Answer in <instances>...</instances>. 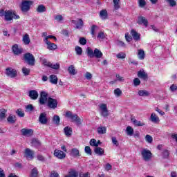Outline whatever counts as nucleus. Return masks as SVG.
<instances>
[{
    "label": "nucleus",
    "mask_w": 177,
    "mask_h": 177,
    "mask_svg": "<svg viewBox=\"0 0 177 177\" xmlns=\"http://www.w3.org/2000/svg\"><path fill=\"white\" fill-rule=\"evenodd\" d=\"M0 16H4V19L6 21H12L13 19L15 20H19L20 19V16L17 15L15 12H12V10H0Z\"/></svg>",
    "instance_id": "nucleus-1"
},
{
    "label": "nucleus",
    "mask_w": 177,
    "mask_h": 177,
    "mask_svg": "<svg viewBox=\"0 0 177 177\" xmlns=\"http://www.w3.org/2000/svg\"><path fill=\"white\" fill-rule=\"evenodd\" d=\"M87 56L91 59L96 57V59H102L103 57V53L99 49L95 48L93 51L91 48L88 47L86 50Z\"/></svg>",
    "instance_id": "nucleus-2"
},
{
    "label": "nucleus",
    "mask_w": 177,
    "mask_h": 177,
    "mask_svg": "<svg viewBox=\"0 0 177 177\" xmlns=\"http://www.w3.org/2000/svg\"><path fill=\"white\" fill-rule=\"evenodd\" d=\"M65 115H66V117H67V118H69V120L72 122H75L77 124V125H81V124H82L81 118L80 117H78V115L73 114V112L69 111H66Z\"/></svg>",
    "instance_id": "nucleus-3"
},
{
    "label": "nucleus",
    "mask_w": 177,
    "mask_h": 177,
    "mask_svg": "<svg viewBox=\"0 0 177 177\" xmlns=\"http://www.w3.org/2000/svg\"><path fill=\"white\" fill-rule=\"evenodd\" d=\"M141 156L144 161L147 162L150 161L151 158H153V153H151V151L148 149L144 148L141 150Z\"/></svg>",
    "instance_id": "nucleus-4"
},
{
    "label": "nucleus",
    "mask_w": 177,
    "mask_h": 177,
    "mask_svg": "<svg viewBox=\"0 0 177 177\" xmlns=\"http://www.w3.org/2000/svg\"><path fill=\"white\" fill-rule=\"evenodd\" d=\"M34 3V1L30 0H24L22 1L21 10L22 12H28L31 8V5Z\"/></svg>",
    "instance_id": "nucleus-5"
},
{
    "label": "nucleus",
    "mask_w": 177,
    "mask_h": 177,
    "mask_svg": "<svg viewBox=\"0 0 177 177\" xmlns=\"http://www.w3.org/2000/svg\"><path fill=\"white\" fill-rule=\"evenodd\" d=\"M24 59L29 66H34V64H35V58L34 55L30 53H26L24 55Z\"/></svg>",
    "instance_id": "nucleus-6"
},
{
    "label": "nucleus",
    "mask_w": 177,
    "mask_h": 177,
    "mask_svg": "<svg viewBox=\"0 0 177 177\" xmlns=\"http://www.w3.org/2000/svg\"><path fill=\"white\" fill-rule=\"evenodd\" d=\"M100 109L101 111L100 114L102 117H108L109 116V110H107V104H100L99 105Z\"/></svg>",
    "instance_id": "nucleus-7"
},
{
    "label": "nucleus",
    "mask_w": 177,
    "mask_h": 177,
    "mask_svg": "<svg viewBox=\"0 0 177 177\" xmlns=\"http://www.w3.org/2000/svg\"><path fill=\"white\" fill-rule=\"evenodd\" d=\"M47 106L49 109L55 110L57 107V100L48 97Z\"/></svg>",
    "instance_id": "nucleus-8"
},
{
    "label": "nucleus",
    "mask_w": 177,
    "mask_h": 177,
    "mask_svg": "<svg viewBox=\"0 0 177 177\" xmlns=\"http://www.w3.org/2000/svg\"><path fill=\"white\" fill-rule=\"evenodd\" d=\"M12 50L14 55H21L23 53V48H21L19 44H15L12 47Z\"/></svg>",
    "instance_id": "nucleus-9"
},
{
    "label": "nucleus",
    "mask_w": 177,
    "mask_h": 177,
    "mask_svg": "<svg viewBox=\"0 0 177 177\" xmlns=\"http://www.w3.org/2000/svg\"><path fill=\"white\" fill-rule=\"evenodd\" d=\"M6 74L8 77H10V78H15L17 75V71L12 68H7Z\"/></svg>",
    "instance_id": "nucleus-10"
},
{
    "label": "nucleus",
    "mask_w": 177,
    "mask_h": 177,
    "mask_svg": "<svg viewBox=\"0 0 177 177\" xmlns=\"http://www.w3.org/2000/svg\"><path fill=\"white\" fill-rule=\"evenodd\" d=\"M48 94L44 91H42L40 94L39 103H40L41 105H44L45 103H46V102H48Z\"/></svg>",
    "instance_id": "nucleus-11"
},
{
    "label": "nucleus",
    "mask_w": 177,
    "mask_h": 177,
    "mask_svg": "<svg viewBox=\"0 0 177 177\" xmlns=\"http://www.w3.org/2000/svg\"><path fill=\"white\" fill-rule=\"evenodd\" d=\"M39 122L42 124V125H46L48 124V117L46 116V113H41L39 117Z\"/></svg>",
    "instance_id": "nucleus-12"
},
{
    "label": "nucleus",
    "mask_w": 177,
    "mask_h": 177,
    "mask_svg": "<svg viewBox=\"0 0 177 177\" xmlns=\"http://www.w3.org/2000/svg\"><path fill=\"white\" fill-rule=\"evenodd\" d=\"M21 133L24 136H27L28 138L30 136H32L34 131L31 129H22L21 130Z\"/></svg>",
    "instance_id": "nucleus-13"
},
{
    "label": "nucleus",
    "mask_w": 177,
    "mask_h": 177,
    "mask_svg": "<svg viewBox=\"0 0 177 177\" xmlns=\"http://www.w3.org/2000/svg\"><path fill=\"white\" fill-rule=\"evenodd\" d=\"M44 42L47 46V49H48L49 50H56V49H57V45L50 42L49 40L46 39V41Z\"/></svg>",
    "instance_id": "nucleus-14"
},
{
    "label": "nucleus",
    "mask_w": 177,
    "mask_h": 177,
    "mask_svg": "<svg viewBox=\"0 0 177 177\" xmlns=\"http://www.w3.org/2000/svg\"><path fill=\"white\" fill-rule=\"evenodd\" d=\"M71 23H73V24H75V28H82V27L84 26V21H82V19H79L77 20H72Z\"/></svg>",
    "instance_id": "nucleus-15"
},
{
    "label": "nucleus",
    "mask_w": 177,
    "mask_h": 177,
    "mask_svg": "<svg viewBox=\"0 0 177 177\" xmlns=\"http://www.w3.org/2000/svg\"><path fill=\"white\" fill-rule=\"evenodd\" d=\"M54 156L57 157V158H59L60 160H63V158H66V153L62 151L55 149L54 151Z\"/></svg>",
    "instance_id": "nucleus-16"
},
{
    "label": "nucleus",
    "mask_w": 177,
    "mask_h": 177,
    "mask_svg": "<svg viewBox=\"0 0 177 177\" xmlns=\"http://www.w3.org/2000/svg\"><path fill=\"white\" fill-rule=\"evenodd\" d=\"M25 157H26V158H30V160H32V158H34V151L30 150V148H26L25 149Z\"/></svg>",
    "instance_id": "nucleus-17"
},
{
    "label": "nucleus",
    "mask_w": 177,
    "mask_h": 177,
    "mask_svg": "<svg viewBox=\"0 0 177 177\" xmlns=\"http://www.w3.org/2000/svg\"><path fill=\"white\" fill-rule=\"evenodd\" d=\"M137 56L140 60H145V57H146L145 50L142 48L137 50Z\"/></svg>",
    "instance_id": "nucleus-18"
},
{
    "label": "nucleus",
    "mask_w": 177,
    "mask_h": 177,
    "mask_svg": "<svg viewBox=\"0 0 177 177\" xmlns=\"http://www.w3.org/2000/svg\"><path fill=\"white\" fill-rule=\"evenodd\" d=\"M131 122L135 125V127H145V122L139 121L136 120L135 118H131Z\"/></svg>",
    "instance_id": "nucleus-19"
},
{
    "label": "nucleus",
    "mask_w": 177,
    "mask_h": 177,
    "mask_svg": "<svg viewBox=\"0 0 177 177\" xmlns=\"http://www.w3.org/2000/svg\"><path fill=\"white\" fill-rule=\"evenodd\" d=\"M106 38H107V34H106L104 31H100L97 33V39H98V41H103L104 39H106Z\"/></svg>",
    "instance_id": "nucleus-20"
},
{
    "label": "nucleus",
    "mask_w": 177,
    "mask_h": 177,
    "mask_svg": "<svg viewBox=\"0 0 177 177\" xmlns=\"http://www.w3.org/2000/svg\"><path fill=\"white\" fill-rule=\"evenodd\" d=\"M29 97L33 100H37L38 99V91L35 90H31L29 91Z\"/></svg>",
    "instance_id": "nucleus-21"
},
{
    "label": "nucleus",
    "mask_w": 177,
    "mask_h": 177,
    "mask_svg": "<svg viewBox=\"0 0 177 177\" xmlns=\"http://www.w3.org/2000/svg\"><path fill=\"white\" fill-rule=\"evenodd\" d=\"M150 121L153 122V124H157L158 122H160V118H158L155 113H152L150 116Z\"/></svg>",
    "instance_id": "nucleus-22"
},
{
    "label": "nucleus",
    "mask_w": 177,
    "mask_h": 177,
    "mask_svg": "<svg viewBox=\"0 0 177 177\" xmlns=\"http://www.w3.org/2000/svg\"><path fill=\"white\" fill-rule=\"evenodd\" d=\"M131 35L135 41H139L140 39V34L138 33L134 29L131 30Z\"/></svg>",
    "instance_id": "nucleus-23"
},
{
    "label": "nucleus",
    "mask_w": 177,
    "mask_h": 177,
    "mask_svg": "<svg viewBox=\"0 0 177 177\" xmlns=\"http://www.w3.org/2000/svg\"><path fill=\"white\" fill-rule=\"evenodd\" d=\"M138 77L142 80H147V73L142 69L138 72Z\"/></svg>",
    "instance_id": "nucleus-24"
},
{
    "label": "nucleus",
    "mask_w": 177,
    "mask_h": 177,
    "mask_svg": "<svg viewBox=\"0 0 177 177\" xmlns=\"http://www.w3.org/2000/svg\"><path fill=\"white\" fill-rule=\"evenodd\" d=\"M64 132L66 136L70 137L73 135V129L67 126L64 129Z\"/></svg>",
    "instance_id": "nucleus-25"
},
{
    "label": "nucleus",
    "mask_w": 177,
    "mask_h": 177,
    "mask_svg": "<svg viewBox=\"0 0 177 177\" xmlns=\"http://www.w3.org/2000/svg\"><path fill=\"white\" fill-rule=\"evenodd\" d=\"M22 41L24 45H30V42H31L30 35H28V34H25L22 37Z\"/></svg>",
    "instance_id": "nucleus-26"
},
{
    "label": "nucleus",
    "mask_w": 177,
    "mask_h": 177,
    "mask_svg": "<svg viewBox=\"0 0 177 177\" xmlns=\"http://www.w3.org/2000/svg\"><path fill=\"white\" fill-rule=\"evenodd\" d=\"M138 24H144L145 27H147V24H149V22L147 21V19H146V18H145L144 17H139Z\"/></svg>",
    "instance_id": "nucleus-27"
},
{
    "label": "nucleus",
    "mask_w": 177,
    "mask_h": 177,
    "mask_svg": "<svg viewBox=\"0 0 177 177\" xmlns=\"http://www.w3.org/2000/svg\"><path fill=\"white\" fill-rule=\"evenodd\" d=\"M36 11L37 13H45L46 12V7L44 4H40L37 6Z\"/></svg>",
    "instance_id": "nucleus-28"
},
{
    "label": "nucleus",
    "mask_w": 177,
    "mask_h": 177,
    "mask_svg": "<svg viewBox=\"0 0 177 177\" xmlns=\"http://www.w3.org/2000/svg\"><path fill=\"white\" fill-rule=\"evenodd\" d=\"M17 120V119L15 115H10L7 118V121L9 122V124H15Z\"/></svg>",
    "instance_id": "nucleus-29"
},
{
    "label": "nucleus",
    "mask_w": 177,
    "mask_h": 177,
    "mask_svg": "<svg viewBox=\"0 0 177 177\" xmlns=\"http://www.w3.org/2000/svg\"><path fill=\"white\" fill-rule=\"evenodd\" d=\"M71 156L72 157H80V150H78V149L76 148L72 149L71 151Z\"/></svg>",
    "instance_id": "nucleus-30"
},
{
    "label": "nucleus",
    "mask_w": 177,
    "mask_h": 177,
    "mask_svg": "<svg viewBox=\"0 0 177 177\" xmlns=\"http://www.w3.org/2000/svg\"><path fill=\"white\" fill-rule=\"evenodd\" d=\"M94 152L97 156H103V154H104V149H103V148L97 147L96 148H95Z\"/></svg>",
    "instance_id": "nucleus-31"
},
{
    "label": "nucleus",
    "mask_w": 177,
    "mask_h": 177,
    "mask_svg": "<svg viewBox=\"0 0 177 177\" xmlns=\"http://www.w3.org/2000/svg\"><path fill=\"white\" fill-rule=\"evenodd\" d=\"M65 177H78V171L71 169L69 171L68 175L65 176Z\"/></svg>",
    "instance_id": "nucleus-32"
},
{
    "label": "nucleus",
    "mask_w": 177,
    "mask_h": 177,
    "mask_svg": "<svg viewBox=\"0 0 177 177\" xmlns=\"http://www.w3.org/2000/svg\"><path fill=\"white\" fill-rule=\"evenodd\" d=\"M100 17L102 20H106L107 19V10H102L100 12Z\"/></svg>",
    "instance_id": "nucleus-33"
},
{
    "label": "nucleus",
    "mask_w": 177,
    "mask_h": 177,
    "mask_svg": "<svg viewBox=\"0 0 177 177\" xmlns=\"http://www.w3.org/2000/svg\"><path fill=\"white\" fill-rule=\"evenodd\" d=\"M68 71L69 74H71L72 75H75V74H77L74 65H71L68 68Z\"/></svg>",
    "instance_id": "nucleus-34"
},
{
    "label": "nucleus",
    "mask_w": 177,
    "mask_h": 177,
    "mask_svg": "<svg viewBox=\"0 0 177 177\" xmlns=\"http://www.w3.org/2000/svg\"><path fill=\"white\" fill-rule=\"evenodd\" d=\"M50 82H51V84H54V85H56V84H57V76L55 75H50Z\"/></svg>",
    "instance_id": "nucleus-35"
},
{
    "label": "nucleus",
    "mask_w": 177,
    "mask_h": 177,
    "mask_svg": "<svg viewBox=\"0 0 177 177\" xmlns=\"http://www.w3.org/2000/svg\"><path fill=\"white\" fill-rule=\"evenodd\" d=\"M126 132L129 136L133 135V129L131 126H128L126 129Z\"/></svg>",
    "instance_id": "nucleus-36"
},
{
    "label": "nucleus",
    "mask_w": 177,
    "mask_h": 177,
    "mask_svg": "<svg viewBox=\"0 0 177 177\" xmlns=\"http://www.w3.org/2000/svg\"><path fill=\"white\" fill-rule=\"evenodd\" d=\"M40 61L41 62L42 64L47 66V67H50V62L48 61V59L45 58L40 57Z\"/></svg>",
    "instance_id": "nucleus-37"
},
{
    "label": "nucleus",
    "mask_w": 177,
    "mask_h": 177,
    "mask_svg": "<svg viewBox=\"0 0 177 177\" xmlns=\"http://www.w3.org/2000/svg\"><path fill=\"white\" fill-rule=\"evenodd\" d=\"M106 129L105 127H100L97 128V132L100 133V135H104V133H106Z\"/></svg>",
    "instance_id": "nucleus-38"
},
{
    "label": "nucleus",
    "mask_w": 177,
    "mask_h": 177,
    "mask_svg": "<svg viewBox=\"0 0 177 177\" xmlns=\"http://www.w3.org/2000/svg\"><path fill=\"white\" fill-rule=\"evenodd\" d=\"M138 95L139 96H149L150 94L149 93V91L146 90H140L138 91Z\"/></svg>",
    "instance_id": "nucleus-39"
},
{
    "label": "nucleus",
    "mask_w": 177,
    "mask_h": 177,
    "mask_svg": "<svg viewBox=\"0 0 177 177\" xmlns=\"http://www.w3.org/2000/svg\"><path fill=\"white\" fill-rule=\"evenodd\" d=\"M6 109H3L1 110V111L0 112V120H5V118H6Z\"/></svg>",
    "instance_id": "nucleus-40"
},
{
    "label": "nucleus",
    "mask_w": 177,
    "mask_h": 177,
    "mask_svg": "<svg viewBox=\"0 0 177 177\" xmlns=\"http://www.w3.org/2000/svg\"><path fill=\"white\" fill-rule=\"evenodd\" d=\"M53 121L55 124L59 125V124H60V117H59V115H54Z\"/></svg>",
    "instance_id": "nucleus-41"
},
{
    "label": "nucleus",
    "mask_w": 177,
    "mask_h": 177,
    "mask_svg": "<svg viewBox=\"0 0 177 177\" xmlns=\"http://www.w3.org/2000/svg\"><path fill=\"white\" fill-rule=\"evenodd\" d=\"M114 9L118 10L120 9V0H113Z\"/></svg>",
    "instance_id": "nucleus-42"
},
{
    "label": "nucleus",
    "mask_w": 177,
    "mask_h": 177,
    "mask_svg": "<svg viewBox=\"0 0 177 177\" xmlns=\"http://www.w3.org/2000/svg\"><path fill=\"white\" fill-rule=\"evenodd\" d=\"M75 50L78 56H81V55H82V48L81 47L78 46H76Z\"/></svg>",
    "instance_id": "nucleus-43"
},
{
    "label": "nucleus",
    "mask_w": 177,
    "mask_h": 177,
    "mask_svg": "<svg viewBox=\"0 0 177 177\" xmlns=\"http://www.w3.org/2000/svg\"><path fill=\"white\" fill-rule=\"evenodd\" d=\"M116 57L118 59H125V57H127V54H125L124 53L120 52L116 55Z\"/></svg>",
    "instance_id": "nucleus-44"
},
{
    "label": "nucleus",
    "mask_w": 177,
    "mask_h": 177,
    "mask_svg": "<svg viewBox=\"0 0 177 177\" xmlns=\"http://www.w3.org/2000/svg\"><path fill=\"white\" fill-rule=\"evenodd\" d=\"M84 151L88 156H92V149H91V147L89 146L85 147Z\"/></svg>",
    "instance_id": "nucleus-45"
},
{
    "label": "nucleus",
    "mask_w": 177,
    "mask_h": 177,
    "mask_svg": "<svg viewBox=\"0 0 177 177\" xmlns=\"http://www.w3.org/2000/svg\"><path fill=\"white\" fill-rule=\"evenodd\" d=\"M50 38L52 39H55V41H57V39L56 38V37L53 35H48L45 37V38L44 39V42H46V41H49Z\"/></svg>",
    "instance_id": "nucleus-46"
},
{
    "label": "nucleus",
    "mask_w": 177,
    "mask_h": 177,
    "mask_svg": "<svg viewBox=\"0 0 177 177\" xmlns=\"http://www.w3.org/2000/svg\"><path fill=\"white\" fill-rule=\"evenodd\" d=\"M22 73L24 75H30V68L23 67L22 68Z\"/></svg>",
    "instance_id": "nucleus-47"
},
{
    "label": "nucleus",
    "mask_w": 177,
    "mask_h": 177,
    "mask_svg": "<svg viewBox=\"0 0 177 177\" xmlns=\"http://www.w3.org/2000/svg\"><path fill=\"white\" fill-rule=\"evenodd\" d=\"M90 146H93L94 147H97L99 145L97 144V142L95 139H91L90 140Z\"/></svg>",
    "instance_id": "nucleus-48"
},
{
    "label": "nucleus",
    "mask_w": 177,
    "mask_h": 177,
    "mask_svg": "<svg viewBox=\"0 0 177 177\" xmlns=\"http://www.w3.org/2000/svg\"><path fill=\"white\" fill-rule=\"evenodd\" d=\"M49 67H50V68H53V70H59V68H60V64H53L50 63V65Z\"/></svg>",
    "instance_id": "nucleus-49"
},
{
    "label": "nucleus",
    "mask_w": 177,
    "mask_h": 177,
    "mask_svg": "<svg viewBox=\"0 0 177 177\" xmlns=\"http://www.w3.org/2000/svg\"><path fill=\"white\" fill-rule=\"evenodd\" d=\"M31 176L32 177H37L38 176V169L37 168H34L31 171Z\"/></svg>",
    "instance_id": "nucleus-50"
},
{
    "label": "nucleus",
    "mask_w": 177,
    "mask_h": 177,
    "mask_svg": "<svg viewBox=\"0 0 177 177\" xmlns=\"http://www.w3.org/2000/svg\"><path fill=\"white\" fill-rule=\"evenodd\" d=\"M134 86H139L140 85V80L138 77L135 78L133 81Z\"/></svg>",
    "instance_id": "nucleus-51"
},
{
    "label": "nucleus",
    "mask_w": 177,
    "mask_h": 177,
    "mask_svg": "<svg viewBox=\"0 0 177 177\" xmlns=\"http://www.w3.org/2000/svg\"><path fill=\"white\" fill-rule=\"evenodd\" d=\"M31 143H32V145H33V146H39L41 145V142H39V140H38L35 138H33L32 140Z\"/></svg>",
    "instance_id": "nucleus-52"
},
{
    "label": "nucleus",
    "mask_w": 177,
    "mask_h": 177,
    "mask_svg": "<svg viewBox=\"0 0 177 177\" xmlns=\"http://www.w3.org/2000/svg\"><path fill=\"white\" fill-rule=\"evenodd\" d=\"M145 140H146V142H147L148 143L153 142V137H151V136H150V135H147L145 136Z\"/></svg>",
    "instance_id": "nucleus-53"
},
{
    "label": "nucleus",
    "mask_w": 177,
    "mask_h": 177,
    "mask_svg": "<svg viewBox=\"0 0 177 177\" xmlns=\"http://www.w3.org/2000/svg\"><path fill=\"white\" fill-rule=\"evenodd\" d=\"M114 93L115 96L120 97L121 96V93H122V91H121V89L116 88L114 90Z\"/></svg>",
    "instance_id": "nucleus-54"
},
{
    "label": "nucleus",
    "mask_w": 177,
    "mask_h": 177,
    "mask_svg": "<svg viewBox=\"0 0 177 177\" xmlns=\"http://www.w3.org/2000/svg\"><path fill=\"white\" fill-rule=\"evenodd\" d=\"M138 3L140 8H145L146 6V1L145 0H138Z\"/></svg>",
    "instance_id": "nucleus-55"
},
{
    "label": "nucleus",
    "mask_w": 177,
    "mask_h": 177,
    "mask_svg": "<svg viewBox=\"0 0 177 177\" xmlns=\"http://www.w3.org/2000/svg\"><path fill=\"white\" fill-rule=\"evenodd\" d=\"M96 28H97V26L96 25H93L91 26V35H95V31H96Z\"/></svg>",
    "instance_id": "nucleus-56"
},
{
    "label": "nucleus",
    "mask_w": 177,
    "mask_h": 177,
    "mask_svg": "<svg viewBox=\"0 0 177 177\" xmlns=\"http://www.w3.org/2000/svg\"><path fill=\"white\" fill-rule=\"evenodd\" d=\"M116 78H117V81H119V82H124V81H125V79L124 78V77L120 76L118 74L116 75Z\"/></svg>",
    "instance_id": "nucleus-57"
},
{
    "label": "nucleus",
    "mask_w": 177,
    "mask_h": 177,
    "mask_svg": "<svg viewBox=\"0 0 177 177\" xmlns=\"http://www.w3.org/2000/svg\"><path fill=\"white\" fill-rule=\"evenodd\" d=\"M80 45H86V39L84 37H81L79 40Z\"/></svg>",
    "instance_id": "nucleus-58"
},
{
    "label": "nucleus",
    "mask_w": 177,
    "mask_h": 177,
    "mask_svg": "<svg viewBox=\"0 0 177 177\" xmlns=\"http://www.w3.org/2000/svg\"><path fill=\"white\" fill-rule=\"evenodd\" d=\"M55 19L57 20V21H63V16L62 15H55Z\"/></svg>",
    "instance_id": "nucleus-59"
},
{
    "label": "nucleus",
    "mask_w": 177,
    "mask_h": 177,
    "mask_svg": "<svg viewBox=\"0 0 177 177\" xmlns=\"http://www.w3.org/2000/svg\"><path fill=\"white\" fill-rule=\"evenodd\" d=\"M117 45L118 46H120L121 48H125V43H124V41H122L118 40Z\"/></svg>",
    "instance_id": "nucleus-60"
},
{
    "label": "nucleus",
    "mask_w": 177,
    "mask_h": 177,
    "mask_svg": "<svg viewBox=\"0 0 177 177\" xmlns=\"http://www.w3.org/2000/svg\"><path fill=\"white\" fill-rule=\"evenodd\" d=\"M112 143L113 145H115V146H119L118 140H117V138L115 137H112Z\"/></svg>",
    "instance_id": "nucleus-61"
},
{
    "label": "nucleus",
    "mask_w": 177,
    "mask_h": 177,
    "mask_svg": "<svg viewBox=\"0 0 177 177\" xmlns=\"http://www.w3.org/2000/svg\"><path fill=\"white\" fill-rule=\"evenodd\" d=\"M26 111L28 112L32 111V110H34V106H32V105L31 104H28L26 106Z\"/></svg>",
    "instance_id": "nucleus-62"
},
{
    "label": "nucleus",
    "mask_w": 177,
    "mask_h": 177,
    "mask_svg": "<svg viewBox=\"0 0 177 177\" xmlns=\"http://www.w3.org/2000/svg\"><path fill=\"white\" fill-rule=\"evenodd\" d=\"M170 91H171V92H175V91H177V84H173L170 86Z\"/></svg>",
    "instance_id": "nucleus-63"
},
{
    "label": "nucleus",
    "mask_w": 177,
    "mask_h": 177,
    "mask_svg": "<svg viewBox=\"0 0 177 177\" xmlns=\"http://www.w3.org/2000/svg\"><path fill=\"white\" fill-rule=\"evenodd\" d=\"M17 114L19 117H24V112H23L21 109H18L17 111Z\"/></svg>",
    "instance_id": "nucleus-64"
}]
</instances>
